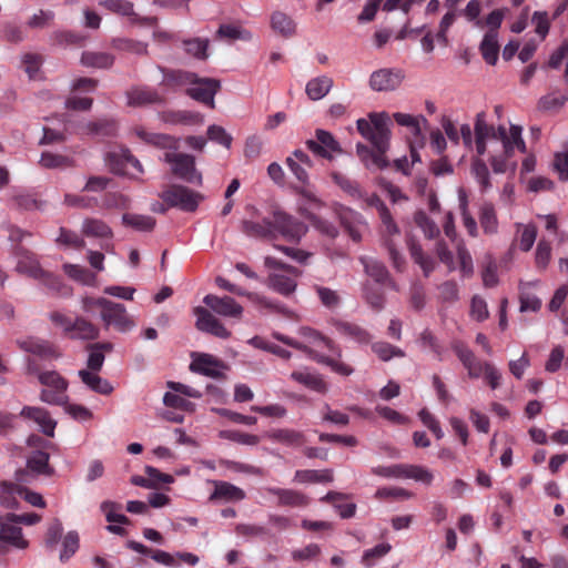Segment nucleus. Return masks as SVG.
I'll use <instances>...</instances> for the list:
<instances>
[{
    "mask_svg": "<svg viewBox=\"0 0 568 568\" xmlns=\"http://www.w3.org/2000/svg\"><path fill=\"white\" fill-rule=\"evenodd\" d=\"M227 366L211 354L201 353L192 354V362L190 364V371L197 373L211 378L224 377L223 372Z\"/></svg>",
    "mask_w": 568,
    "mask_h": 568,
    "instance_id": "nucleus-12",
    "label": "nucleus"
},
{
    "mask_svg": "<svg viewBox=\"0 0 568 568\" xmlns=\"http://www.w3.org/2000/svg\"><path fill=\"white\" fill-rule=\"evenodd\" d=\"M159 70L163 73V79L161 81L162 85L174 87L190 83V80L194 79L193 72L182 71V70H165L162 67H158Z\"/></svg>",
    "mask_w": 568,
    "mask_h": 568,
    "instance_id": "nucleus-45",
    "label": "nucleus"
},
{
    "mask_svg": "<svg viewBox=\"0 0 568 568\" xmlns=\"http://www.w3.org/2000/svg\"><path fill=\"white\" fill-rule=\"evenodd\" d=\"M159 197L169 206L178 207L184 212H194L203 195L186 186L180 184H171L159 193Z\"/></svg>",
    "mask_w": 568,
    "mask_h": 568,
    "instance_id": "nucleus-4",
    "label": "nucleus"
},
{
    "mask_svg": "<svg viewBox=\"0 0 568 568\" xmlns=\"http://www.w3.org/2000/svg\"><path fill=\"white\" fill-rule=\"evenodd\" d=\"M100 508L105 514V519L109 523L120 525H128L130 523V519L125 515L116 513V510L121 509V505L115 501L105 500L101 504Z\"/></svg>",
    "mask_w": 568,
    "mask_h": 568,
    "instance_id": "nucleus-58",
    "label": "nucleus"
},
{
    "mask_svg": "<svg viewBox=\"0 0 568 568\" xmlns=\"http://www.w3.org/2000/svg\"><path fill=\"white\" fill-rule=\"evenodd\" d=\"M358 132L372 143L375 151L367 145L357 143L356 153L364 165L372 169H385L388 161L385 156L389 149L390 118L386 112L369 113L368 119L356 121Z\"/></svg>",
    "mask_w": 568,
    "mask_h": 568,
    "instance_id": "nucleus-1",
    "label": "nucleus"
},
{
    "mask_svg": "<svg viewBox=\"0 0 568 568\" xmlns=\"http://www.w3.org/2000/svg\"><path fill=\"white\" fill-rule=\"evenodd\" d=\"M82 383L90 388L92 392L102 395H109L112 393V385L104 378L98 375V372L81 369L78 373Z\"/></svg>",
    "mask_w": 568,
    "mask_h": 568,
    "instance_id": "nucleus-30",
    "label": "nucleus"
},
{
    "mask_svg": "<svg viewBox=\"0 0 568 568\" xmlns=\"http://www.w3.org/2000/svg\"><path fill=\"white\" fill-rule=\"evenodd\" d=\"M20 416L29 419H33L39 426L43 434L47 436H53L57 423L50 417L49 413L40 407L24 406Z\"/></svg>",
    "mask_w": 568,
    "mask_h": 568,
    "instance_id": "nucleus-26",
    "label": "nucleus"
},
{
    "mask_svg": "<svg viewBox=\"0 0 568 568\" xmlns=\"http://www.w3.org/2000/svg\"><path fill=\"white\" fill-rule=\"evenodd\" d=\"M55 14L52 10L40 9L28 19L27 26L30 29H44L51 26Z\"/></svg>",
    "mask_w": 568,
    "mask_h": 568,
    "instance_id": "nucleus-61",
    "label": "nucleus"
},
{
    "mask_svg": "<svg viewBox=\"0 0 568 568\" xmlns=\"http://www.w3.org/2000/svg\"><path fill=\"white\" fill-rule=\"evenodd\" d=\"M273 337L287 346L302 351L308 356V358L313 359L318 364L328 366L334 373L338 375L349 376L354 372L353 367H351L348 364L341 362L337 358L320 354L316 351L312 349L307 344L302 343L295 338L288 337L277 332L273 333Z\"/></svg>",
    "mask_w": 568,
    "mask_h": 568,
    "instance_id": "nucleus-5",
    "label": "nucleus"
},
{
    "mask_svg": "<svg viewBox=\"0 0 568 568\" xmlns=\"http://www.w3.org/2000/svg\"><path fill=\"white\" fill-rule=\"evenodd\" d=\"M264 265L267 268L282 270L285 272V274L277 272L270 273L265 281V284L268 288L285 297H288L295 293L297 287L296 278L302 275L301 270L290 264L283 263L282 261L272 256H266L264 258Z\"/></svg>",
    "mask_w": 568,
    "mask_h": 568,
    "instance_id": "nucleus-2",
    "label": "nucleus"
},
{
    "mask_svg": "<svg viewBox=\"0 0 568 568\" xmlns=\"http://www.w3.org/2000/svg\"><path fill=\"white\" fill-rule=\"evenodd\" d=\"M378 215L384 227L382 232V244L387 250L394 268L402 272L405 266V258L397 250V245L394 241V236L399 235L400 233L399 227L394 221L388 209Z\"/></svg>",
    "mask_w": 568,
    "mask_h": 568,
    "instance_id": "nucleus-8",
    "label": "nucleus"
},
{
    "mask_svg": "<svg viewBox=\"0 0 568 568\" xmlns=\"http://www.w3.org/2000/svg\"><path fill=\"white\" fill-rule=\"evenodd\" d=\"M209 40L201 38H193L183 41L185 52L197 60H206L209 57Z\"/></svg>",
    "mask_w": 568,
    "mask_h": 568,
    "instance_id": "nucleus-50",
    "label": "nucleus"
},
{
    "mask_svg": "<svg viewBox=\"0 0 568 568\" xmlns=\"http://www.w3.org/2000/svg\"><path fill=\"white\" fill-rule=\"evenodd\" d=\"M294 481H297V483H331V481H333V471L331 469L296 470L294 474Z\"/></svg>",
    "mask_w": 568,
    "mask_h": 568,
    "instance_id": "nucleus-42",
    "label": "nucleus"
},
{
    "mask_svg": "<svg viewBox=\"0 0 568 568\" xmlns=\"http://www.w3.org/2000/svg\"><path fill=\"white\" fill-rule=\"evenodd\" d=\"M126 547L133 551H136L141 555L152 558L155 562L161 564L163 566H166L170 568L179 567V562L175 560V557L168 551H164L161 549L149 548L145 545H143L142 542H139L135 540H129L126 542Z\"/></svg>",
    "mask_w": 568,
    "mask_h": 568,
    "instance_id": "nucleus-21",
    "label": "nucleus"
},
{
    "mask_svg": "<svg viewBox=\"0 0 568 568\" xmlns=\"http://www.w3.org/2000/svg\"><path fill=\"white\" fill-rule=\"evenodd\" d=\"M341 224L354 242H361L367 223L363 215L354 210L345 209L339 214Z\"/></svg>",
    "mask_w": 568,
    "mask_h": 568,
    "instance_id": "nucleus-17",
    "label": "nucleus"
},
{
    "mask_svg": "<svg viewBox=\"0 0 568 568\" xmlns=\"http://www.w3.org/2000/svg\"><path fill=\"white\" fill-rule=\"evenodd\" d=\"M404 79L400 70L383 68L374 71L369 77V88L373 91H394L397 89Z\"/></svg>",
    "mask_w": 568,
    "mask_h": 568,
    "instance_id": "nucleus-13",
    "label": "nucleus"
},
{
    "mask_svg": "<svg viewBox=\"0 0 568 568\" xmlns=\"http://www.w3.org/2000/svg\"><path fill=\"white\" fill-rule=\"evenodd\" d=\"M364 298L374 311L379 312L384 308L385 296L382 290L366 284L364 286Z\"/></svg>",
    "mask_w": 568,
    "mask_h": 568,
    "instance_id": "nucleus-62",
    "label": "nucleus"
},
{
    "mask_svg": "<svg viewBox=\"0 0 568 568\" xmlns=\"http://www.w3.org/2000/svg\"><path fill=\"white\" fill-rule=\"evenodd\" d=\"M128 104L142 106L146 104L162 103L163 98L154 89L148 87H133L126 92Z\"/></svg>",
    "mask_w": 568,
    "mask_h": 568,
    "instance_id": "nucleus-22",
    "label": "nucleus"
},
{
    "mask_svg": "<svg viewBox=\"0 0 568 568\" xmlns=\"http://www.w3.org/2000/svg\"><path fill=\"white\" fill-rule=\"evenodd\" d=\"M16 256L18 258L16 271L21 274H26L34 280H38L43 275V268L41 267L37 256L23 248L18 247L16 250Z\"/></svg>",
    "mask_w": 568,
    "mask_h": 568,
    "instance_id": "nucleus-18",
    "label": "nucleus"
},
{
    "mask_svg": "<svg viewBox=\"0 0 568 568\" xmlns=\"http://www.w3.org/2000/svg\"><path fill=\"white\" fill-rule=\"evenodd\" d=\"M333 79L327 75H320L306 83L305 92L312 101L323 99L333 88Z\"/></svg>",
    "mask_w": 568,
    "mask_h": 568,
    "instance_id": "nucleus-31",
    "label": "nucleus"
},
{
    "mask_svg": "<svg viewBox=\"0 0 568 568\" xmlns=\"http://www.w3.org/2000/svg\"><path fill=\"white\" fill-rule=\"evenodd\" d=\"M479 222L485 233L494 234L497 232V216L491 203H484L480 207Z\"/></svg>",
    "mask_w": 568,
    "mask_h": 568,
    "instance_id": "nucleus-48",
    "label": "nucleus"
},
{
    "mask_svg": "<svg viewBox=\"0 0 568 568\" xmlns=\"http://www.w3.org/2000/svg\"><path fill=\"white\" fill-rule=\"evenodd\" d=\"M85 130L90 134L101 136H112L116 132V123L111 119H100L85 124Z\"/></svg>",
    "mask_w": 568,
    "mask_h": 568,
    "instance_id": "nucleus-49",
    "label": "nucleus"
},
{
    "mask_svg": "<svg viewBox=\"0 0 568 568\" xmlns=\"http://www.w3.org/2000/svg\"><path fill=\"white\" fill-rule=\"evenodd\" d=\"M0 541L20 549L28 547V541L22 536V529L18 524L9 520L8 515L0 517Z\"/></svg>",
    "mask_w": 568,
    "mask_h": 568,
    "instance_id": "nucleus-19",
    "label": "nucleus"
},
{
    "mask_svg": "<svg viewBox=\"0 0 568 568\" xmlns=\"http://www.w3.org/2000/svg\"><path fill=\"white\" fill-rule=\"evenodd\" d=\"M265 491L277 497L278 506L305 507L308 505V497L297 490L266 487Z\"/></svg>",
    "mask_w": 568,
    "mask_h": 568,
    "instance_id": "nucleus-25",
    "label": "nucleus"
},
{
    "mask_svg": "<svg viewBox=\"0 0 568 568\" xmlns=\"http://www.w3.org/2000/svg\"><path fill=\"white\" fill-rule=\"evenodd\" d=\"M100 317L106 329L113 326L116 331L126 333L134 327V322L129 317L125 306L110 300L101 311Z\"/></svg>",
    "mask_w": 568,
    "mask_h": 568,
    "instance_id": "nucleus-10",
    "label": "nucleus"
},
{
    "mask_svg": "<svg viewBox=\"0 0 568 568\" xmlns=\"http://www.w3.org/2000/svg\"><path fill=\"white\" fill-rule=\"evenodd\" d=\"M79 534L75 530L69 531L62 540V550L60 552V560L68 561L79 549Z\"/></svg>",
    "mask_w": 568,
    "mask_h": 568,
    "instance_id": "nucleus-57",
    "label": "nucleus"
},
{
    "mask_svg": "<svg viewBox=\"0 0 568 568\" xmlns=\"http://www.w3.org/2000/svg\"><path fill=\"white\" fill-rule=\"evenodd\" d=\"M80 62L88 68L109 69L114 63V57L106 52L84 51Z\"/></svg>",
    "mask_w": 568,
    "mask_h": 568,
    "instance_id": "nucleus-34",
    "label": "nucleus"
},
{
    "mask_svg": "<svg viewBox=\"0 0 568 568\" xmlns=\"http://www.w3.org/2000/svg\"><path fill=\"white\" fill-rule=\"evenodd\" d=\"M122 223L139 232H150L154 229L156 221L150 215L125 213L122 215Z\"/></svg>",
    "mask_w": 568,
    "mask_h": 568,
    "instance_id": "nucleus-40",
    "label": "nucleus"
},
{
    "mask_svg": "<svg viewBox=\"0 0 568 568\" xmlns=\"http://www.w3.org/2000/svg\"><path fill=\"white\" fill-rule=\"evenodd\" d=\"M85 39L84 34L71 30H58L51 34L53 43L61 47L81 45Z\"/></svg>",
    "mask_w": 568,
    "mask_h": 568,
    "instance_id": "nucleus-46",
    "label": "nucleus"
},
{
    "mask_svg": "<svg viewBox=\"0 0 568 568\" xmlns=\"http://www.w3.org/2000/svg\"><path fill=\"white\" fill-rule=\"evenodd\" d=\"M471 172L480 185L481 192H487L491 187V183L486 163L480 159L474 160L471 164Z\"/></svg>",
    "mask_w": 568,
    "mask_h": 568,
    "instance_id": "nucleus-55",
    "label": "nucleus"
},
{
    "mask_svg": "<svg viewBox=\"0 0 568 568\" xmlns=\"http://www.w3.org/2000/svg\"><path fill=\"white\" fill-rule=\"evenodd\" d=\"M39 382L45 387L40 393V399L48 404L65 405L68 382L58 372L48 371L39 375Z\"/></svg>",
    "mask_w": 568,
    "mask_h": 568,
    "instance_id": "nucleus-7",
    "label": "nucleus"
},
{
    "mask_svg": "<svg viewBox=\"0 0 568 568\" xmlns=\"http://www.w3.org/2000/svg\"><path fill=\"white\" fill-rule=\"evenodd\" d=\"M414 221L420 227L428 239H434L439 234V229L436 223L430 220L424 211L416 212Z\"/></svg>",
    "mask_w": 568,
    "mask_h": 568,
    "instance_id": "nucleus-64",
    "label": "nucleus"
},
{
    "mask_svg": "<svg viewBox=\"0 0 568 568\" xmlns=\"http://www.w3.org/2000/svg\"><path fill=\"white\" fill-rule=\"evenodd\" d=\"M39 163L45 169L69 168L73 165V161L68 156L50 152H43Z\"/></svg>",
    "mask_w": 568,
    "mask_h": 568,
    "instance_id": "nucleus-60",
    "label": "nucleus"
},
{
    "mask_svg": "<svg viewBox=\"0 0 568 568\" xmlns=\"http://www.w3.org/2000/svg\"><path fill=\"white\" fill-rule=\"evenodd\" d=\"M568 101V92L558 94L552 92L541 97L538 101V108L542 111H552L560 109Z\"/></svg>",
    "mask_w": 568,
    "mask_h": 568,
    "instance_id": "nucleus-59",
    "label": "nucleus"
},
{
    "mask_svg": "<svg viewBox=\"0 0 568 568\" xmlns=\"http://www.w3.org/2000/svg\"><path fill=\"white\" fill-rule=\"evenodd\" d=\"M203 303L214 313L225 317H240L243 313V307L230 296L220 297L213 294H207L204 296Z\"/></svg>",
    "mask_w": 568,
    "mask_h": 568,
    "instance_id": "nucleus-15",
    "label": "nucleus"
},
{
    "mask_svg": "<svg viewBox=\"0 0 568 568\" xmlns=\"http://www.w3.org/2000/svg\"><path fill=\"white\" fill-rule=\"evenodd\" d=\"M272 29L284 38H291L296 32L294 20L287 14L276 11L271 17Z\"/></svg>",
    "mask_w": 568,
    "mask_h": 568,
    "instance_id": "nucleus-36",
    "label": "nucleus"
},
{
    "mask_svg": "<svg viewBox=\"0 0 568 568\" xmlns=\"http://www.w3.org/2000/svg\"><path fill=\"white\" fill-rule=\"evenodd\" d=\"M298 334L310 344L322 343L328 351L335 353L337 357L342 356L341 348L331 338L322 335L320 332L311 327L303 326L298 328Z\"/></svg>",
    "mask_w": 568,
    "mask_h": 568,
    "instance_id": "nucleus-37",
    "label": "nucleus"
},
{
    "mask_svg": "<svg viewBox=\"0 0 568 568\" xmlns=\"http://www.w3.org/2000/svg\"><path fill=\"white\" fill-rule=\"evenodd\" d=\"M49 454L42 450H36L27 460V468L36 474L51 475L52 468L49 466Z\"/></svg>",
    "mask_w": 568,
    "mask_h": 568,
    "instance_id": "nucleus-43",
    "label": "nucleus"
},
{
    "mask_svg": "<svg viewBox=\"0 0 568 568\" xmlns=\"http://www.w3.org/2000/svg\"><path fill=\"white\" fill-rule=\"evenodd\" d=\"M63 271L69 277L84 285H91L95 278L93 273L77 264L65 263Z\"/></svg>",
    "mask_w": 568,
    "mask_h": 568,
    "instance_id": "nucleus-54",
    "label": "nucleus"
},
{
    "mask_svg": "<svg viewBox=\"0 0 568 568\" xmlns=\"http://www.w3.org/2000/svg\"><path fill=\"white\" fill-rule=\"evenodd\" d=\"M214 491L210 495V501H241L245 498V491L227 481L213 480Z\"/></svg>",
    "mask_w": 568,
    "mask_h": 568,
    "instance_id": "nucleus-23",
    "label": "nucleus"
},
{
    "mask_svg": "<svg viewBox=\"0 0 568 568\" xmlns=\"http://www.w3.org/2000/svg\"><path fill=\"white\" fill-rule=\"evenodd\" d=\"M19 345L24 352L31 353L41 358H50L58 356L52 345L44 339L28 338L26 341L20 342Z\"/></svg>",
    "mask_w": 568,
    "mask_h": 568,
    "instance_id": "nucleus-33",
    "label": "nucleus"
},
{
    "mask_svg": "<svg viewBox=\"0 0 568 568\" xmlns=\"http://www.w3.org/2000/svg\"><path fill=\"white\" fill-rule=\"evenodd\" d=\"M403 478H412L429 485L433 480V474L425 467L417 465H404Z\"/></svg>",
    "mask_w": 568,
    "mask_h": 568,
    "instance_id": "nucleus-63",
    "label": "nucleus"
},
{
    "mask_svg": "<svg viewBox=\"0 0 568 568\" xmlns=\"http://www.w3.org/2000/svg\"><path fill=\"white\" fill-rule=\"evenodd\" d=\"M23 487L19 484L1 481L0 484V504L6 508H17V496L22 497Z\"/></svg>",
    "mask_w": 568,
    "mask_h": 568,
    "instance_id": "nucleus-35",
    "label": "nucleus"
},
{
    "mask_svg": "<svg viewBox=\"0 0 568 568\" xmlns=\"http://www.w3.org/2000/svg\"><path fill=\"white\" fill-rule=\"evenodd\" d=\"M331 324L338 334L348 337L359 344H368L373 338L368 331L355 323L333 318Z\"/></svg>",
    "mask_w": 568,
    "mask_h": 568,
    "instance_id": "nucleus-20",
    "label": "nucleus"
},
{
    "mask_svg": "<svg viewBox=\"0 0 568 568\" xmlns=\"http://www.w3.org/2000/svg\"><path fill=\"white\" fill-rule=\"evenodd\" d=\"M82 233L90 237H112L111 227L98 219H85L82 223Z\"/></svg>",
    "mask_w": 568,
    "mask_h": 568,
    "instance_id": "nucleus-41",
    "label": "nucleus"
},
{
    "mask_svg": "<svg viewBox=\"0 0 568 568\" xmlns=\"http://www.w3.org/2000/svg\"><path fill=\"white\" fill-rule=\"evenodd\" d=\"M497 38L494 34H485L479 45L484 60L490 65L496 64L498 60L499 45Z\"/></svg>",
    "mask_w": 568,
    "mask_h": 568,
    "instance_id": "nucleus-44",
    "label": "nucleus"
},
{
    "mask_svg": "<svg viewBox=\"0 0 568 568\" xmlns=\"http://www.w3.org/2000/svg\"><path fill=\"white\" fill-rule=\"evenodd\" d=\"M315 138L316 140H307L305 142L306 148L315 155L332 160V153L342 152L341 144L331 132L323 129H316Z\"/></svg>",
    "mask_w": 568,
    "mask_h": 568,
    "instance_id": "nucleus-11",
    "label": "nucleus"
},
{
    "mask_svg": "<svg viewBox=\"0 0 568 568\" xmlns=\"http://www.w3.org/2000/svg\"><path fill=\"white\" fill-rule=\"evenodd\" d=\"M393 116H394V120L397 122V124H399L402 126L409 128L412 130V133L416 138L422 136V129L419 125V121L422 120L424 123H427V120L425 116H423V115L413 116L410 114L402 113V112H396L393 114Z\"/></svg>",
    "mask_w": 568,
    "mask_h": 568,
    "instance_id": "nucleus-56",
    "label": "nucleus"
},
{
    "mask_svg": "<svg viewBox=\"0 0 568 568\" xmlns=\"http://www.w3.org/2000/svg\"><path fill=\"white\" fill-rule=\"evenodd\" d=\"M268 219L272 240L281 235L290 241H298L308 230L305 223L280 210L274 211Z\"/></svg>",
    "mask_w": 568,
    "mask_h": 568,
    "instance_id": "nucleus-6",
    "label": "nucleus"
},
{
    "mask_svg": "<svg viewBox=\"0 0 568 568\" xmlns=\"http://www.w3.org/2000/svg\"><path fill=\"white\" fill-rule=\"evenodd\" d=\"M160 119L169 124H185L195 122L199 114L191 111H164L160 114Z\"/></svg>",
    "mask_w": 568,
    "mask_h": 568,
    "instance_id": "nucleus-53",
    "label": "nucleus"
},
{
    "mask_svg": "<svg viewBox=\"0 0 568 568\" xmlns=\"http://www.w3.org/2000/svg\"><path fill=\"white\" fill-rule=\"evenodd\" d=\"M100 336V328L84 316H77L69 332V337L80 341H94Z\"/></svg>",
    "mask_w": 568,
    "mask_h": 568,
    "instance_id": "nucleus-24",
    "label": "nucleus"
},
{
    "mask_svg": "<svg viewBox=\"0 0 568 568\" xmlns=\"http://www.w3.org/2000/svg\"><path fill=\"white\" fill-rule=\"evenodd\" d=\"M266 437L286 446L294 447L302 444L304 436L301 432L294 429L280 428L267 432Z\"/></svg>",
    "mask_w": 568,
    "mask_h": 568,
    "instance_id": "nucleus-38",
    "label": "nucleus"
},
{
    "mask_svg": "<svg viewBox=\"0 0 568 568\" xmlns=\"http://www.w3.org/2000/svg\"><path fill=\"white\" fill-rule=\"evenodd\" d=\"M215 283L219 287H221L230 293H233V294H236L240 296H248L252 301H254L265 307H268V308L276 307V304L274 302H272L271 300H268L267 297H265L263 295L255 294V293H247L246 291L242 290L241 287L236 286L235 284H232L231 282H229L226 278H224L222 276H217L215 278Z\"/></svg>",
    "mask_w": 568,
    "mask_h": 568,
    "instance_id": "nucleus-32",
    "label": "nucleus"
},
{
    "mask_svg": "<svg viewBox=\"0 0 568 568\" xmlns=\"http://www.w3.org/2000/svg\"><path fill=\"white\" fill-rule=\"evenodd\" d=\"M194 314L196 316L195 326L199 331L220 338H229L231 336L230 331L205 307H195Z\"/></svg>",
    "mask_w": 568,
    "mask_h": 568,
    "instance_id": "nucleus-14",
    "label": "nucleus"
},
{
    "mask_svg": "<svg viewBox=\"0 0 568 568\" xmlns=\"http://www.w3.org/2000/svg\"><path fill=\"white\" fill-rule=\"evenodd\" d=\"M291 378L320 394H325L328 389L326 382L320 374L311 373L306 369L292 372Z\"/></svg>",
    "mask_w": 568,
    "mask_h": 568,
    "instance_id": "nucleus-29",
    "label": "nucleus"
},
{
    "mask_svg": "<svg viewBox=\"0 0 568 568\" xmlns=\"http://www.w3.org/2000/svg\"><path fill=\"white\" fill-rule=\"evenodd\" d=\"M252 34L250 31L243 29L237 24H221L216 31V39L227 40H251Z\"/></svg>",
    "mask_w": 568,
    "mask_h": 568,
    "instance_id": "nucleus-47",
    "label": "nucleus"
},
{
    "mask_svg": "<svg viewBox=\"0 0 568 568\" xmlns=\"http://www.w3.org/2000/svg\"><path fill=\"white\" fill-rule=\"evenodd\" d=\"M483 129V136L486 139L498 140L503 143L504 153L506 156H511V146L507 140L506 128L499 125L495 129L493 125L487 124L485 112H479L476 115L474 132L477 133V129Z\"/></svg>",
    "mask_w": 568,
    "mask_h": 568,
    "instance_id": "nucleus-16",
    "label": "nucleus"
},
{
    "mask_svg": "<svg viewBox=\"0 0 568 568\" xmlns=\"http://www.w3.org/2000/svg\"><path fill=\"white\" fill-rule=\"evenodd\" d=\"M138 136L144 142L152 144L156 148L163 149L166 151H179L180 149V139L164 134V133H151L144 130L136 131Z\"/></svg>",
    "mask_w": 568,
    "mask_h": 568,
    "instance_id": "nucleus-27",
    "label": "nucleus"
},
{
    "mask_svg": "<svg viewBox=\"0 0 568 568\" xmlns=\"http://www.w3.org/2000/svg\"><path fill=\"white\" fill-rule=\"evenodd\" d=\"M372 351L383 362H387L393 357H404L405 352L387 342H376L372 344Z\"/></svg>",
    "mask_w": 568,
    "mask_h": 568,
    "instance_id": "nucleus-52",
    "label": "nucleus"
},
{
    "mask_svg": "<svg viewBox=\"0 0 568 568\" xmlns=\"http://www.w3.org/2000/svg\"><path fill=\"white\" fill-rule=\"evenodd\" d=\"M333 181L349 196L353 199H362L363 192L359 187V184L356 181L351 180L346 175L333 172L331 174Z\"/></svg>",
    "mask_w": 568,
    "mask_h": 568,
    "instance_id": "nucleus-51",
    "label": "nucleus"
},
{
    "mask_svg": "<svg viewBox=\"0 0 568 568\" xmlns=\"http://www.w3.org/2000/svg\"><path fill=\"white\" fill-rule=\"evenodd\" d=\"M161 160L171 165V172L178 179L186 183L202 185V174L196 170L193 155L166 151Z\"/></svg>",
    "mask_w": 568,
    "mask_h": 568,
    "instance_id": "nucleus-3",
    "label": "nucleus"
},
{
    "mask_svg": "<svg viewBox=\"0 0 568 568\" xmlns=\"http://www.w3.org/2000/svg\"><path fill=\"white\" fill-rule=\"evenodd\" d=\"M241 227L242 232L247 236L272 240V229L268 217L263 219L262 222L244 220Z\"/></svg>",
    "mask_w": 568,
    "mask_h": 568,
    "instance_id": "nucleus-39",
    "label": "nucleus"
},
{
    "mask_svg": "<svg viewBox=\"0 0 568 568\" xmlns=\"http://www.w3.org/2000/svg\"><path fill=\"white\" fill-rule=\"evenodd\" d=\"M359 262L362 263L365 273L375 282L381 284L388 282L393 288L396 287L390 281L389 272L383 262L368 256H361Z\"/></svg>",
    "mask_w": 568,
    "mask_h": 568,
    "instance_id": "nucleus-28",
    "label": "nucleus"
},
{
    "mask_svg": "<svg viewBox=\"0 0 568 568\" xmlns=\"http://www.w3.org/2000/svg\"><path fill=\"white\" fill-rule=\"evenodd\" d=\"M191 87L186 93L193 100L214 108V97L221 88V83L216 79L200 78L194 73V79L190 80Z\"/></svg>",
    "mask_w": 568,
    "mask_h": 568,
    "instance_id": "nucleus-9",
    "label": "nucleus"
}]
</instances>
